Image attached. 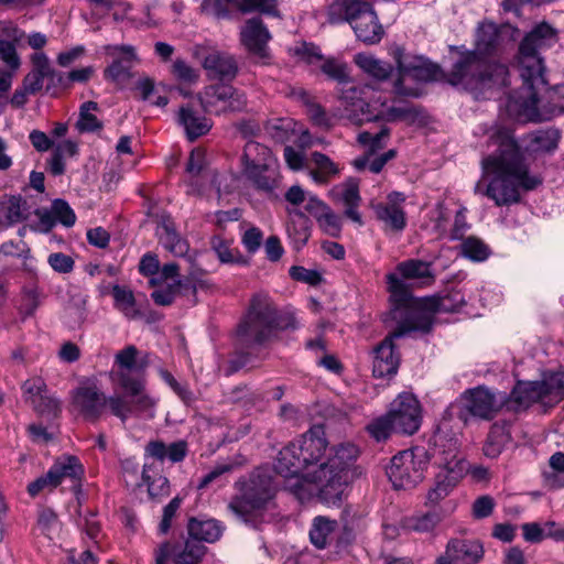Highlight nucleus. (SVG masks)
<instances>
[{"mask_svg":"<svg viewBox=\"0 0 564 564\" xmlns=\"http://www.w3.org/2000/svg\"><path fill=\"white\" fill-rule=\"evenodd\" d=\"M327 445L324 427L315 425L278 454L274 469L301 501L318 497L326 505H337L343 500L359 449L351 443Z\"/></svg>","mask_w":564,"mask_h":564,"instance_id":"f257e3e1","label":"nucleus"},{"mask_svg":"<svg viewBox=\"0 0 564 564\" xmlns=\"http://www.w3.org/2000/svg\"><path fill=\"white\" fill-rule=\"evenodd\" d=\"M489 138L497 149L481 160L482 175L475 185V193L487 196L497 206L518 203L521 191L536 188L542 180L530 173L509 130H494Z\"/></svg>","mask_w":564,"mask_h":564,"instance_id":"f03ea898","label":"nucleus"},{"mask_svg":"<svg viewBox=\"0 0 564 564\" xmlns=\"http://www.w3.org/2000/svg\"><path fill=\"white\" fill-rule=\"evenodd\" d=\"M518 30L510 24L498 25L491 21L480 22L475 31V51L465 53L453 66L447 80L454 86L470 90H486L508 85L506 65L489 63L481 56L492 55L516 41Z\"/></svg>","mask_w":564,"mask_h":564,"instance_id":"7ed1b4c3","label":"nucleus"},{"mask_svg":"<svg viewBox=\"0 0 564 564\" xmlns=\"http://www.w3.org/2000/svg\"><path fill=\"white\" fill-rule=\"evenodd\" d=\"M446 429L447 423L443 421L433 436L431 459L438 471L435 475V484L426 496L427 503L432 506L445 499L468 470L467 462L458 456L457 435L448 436Z\"/></svg>","mask_w":564,"mask_h":564,"instance_id":"20e7f679","label":"nucleus"},{"mask_svg":"<svg viewBox=\"0 0 564 564\" xmlns=\"http://www.w3.org/2000/svg\"><path fill=\"white\" fill-rule=\"evenodd\" d=\"M339 106L334 116L354 124L373 120L394 121L406 115L405 109L389 107L370 85L346 83L339 89Z\"/></svg>","mask_w":564,"mask_h":564,"instance_id":"39448f33","label":"nucleus"},{"mask_svg":"<svg viewBox=\"0 0 564 564\" xmlns=\"http://www.w3.org/2000/svg\"><path fill=\"white\" fill-rule=\"evenodd\" d=\"M506 107L509 116L520 122L550 120L564 112V84L547 88L545 79L541 87L522 82Z\"/></svg>","mask_w":564,"mask_h":564,"instance_id":"423d86ee","label":"nucleus"},{"mask_svg":"<svg viewBox=\"0 0 564 564\" xmlns=\"http://www.w3.org/2000/svg\"><path fill=\"white\" fill-rule=\"evenodd\" d=\"M274 485L268 470H256L245 482L240 495L229 502L230 511L242 522L258 528L272 519Z\"/></svg>","mask_w":564,"mask_h":564,"instance_id":"0eeeda50","label":"nucleus"},{"mask_svg":"<svg viewBox=\"0 0 564 564\" xmlns=\"http://www.w3.org/2000/svg\"><path fill=\"white\" fill-rule=\"evenodd\" d=\"M330 24L349 23L357 39L368 45L377 44L384 35L372 6L364 0H335L327 9Z\"/></svg>","mask_w":564,"mask_h":564,"instance_id":"6e6552de","label":"nucleus"},{"mask_svg":"<svg viewBox=\"0 0 564 564\" xmlns=\"http://www.w3.org/2000/svg\"><path fill=\"white\" fill-rule=\"evenodd\" d=\"M389 55L395 65V78L393 79V93L397 96L419 97L420 83L435 80L440 68L423 56L405 52L398 44L389 46Z\"/></svg>","mask_w":564,"mask_h":564,"instance_id":"1a4fd4ad","label":"nucleus"},{"mask_svg":"<svg viewBox=\"0 0 564 564\" xmlns=\"http://www.w3.org/2000/svg\"><path fill=\"white\" fill-rule=\"evenodd\" d=\"M557 42V32L546 22L536 24L521 41L518 54V68L522 82L531 87L544 84V62L540 53Z\"/></svg>","mask_w":564,"mask_h":564,"instance_id":"9d476101","label":"nucleus"},{"mask_svg":"<svg viewBox=\"0 0 564 564\" xmlns=\"http://www.w3.org/2000/svg\"><path fill=\"white\" fill-rule=\"evenodd\" d=\"M121 386L116 387L122 390L123 394L110 395V412L126 423L130 415L153 419L158 405V398L150 394L145 389L144 378L129 381L120 377Z\"/></svg>","mask_w":564,"mask_h":564,"instance_id":"9b49d317","label":"nucleus"},{"mask_svg":"<svg viewBox=\"0 0 564 564\" xmlns=\"http://www.w3.org/2000/svg\"><path fill=\"white\" fill-rule=\"evenodd\" d=\"M278 325V312L270 296L257 293L251 299L238 334L247 344H262L270 338Z\"/></svg>","mask_w":564,"mask_h":564,"instance_id":"f8f14e48","label":"nucleus"},{"mask_svg":"<svg viewBox=\"0 0 564 564\" xmlns=\"http://www.w3.org/2000/svg\"><path fill=\"white\" fill-rule=\"evenodd\" d=\"M403 279L422 282L432 281L433 273L430 263L415 259L406 260L397 265V273L387 274L388 291L392 303L395 305L394 317L401 315L402 310L406 312L409 317L410 311L416 308L412 306L413 300Z\"/></svg>","mask_w":564,"mask_h":564,"instance_id":"ddd939ff","label":"nucleus"},{"mask_svg":"<svg viewBox=\"0 0 564 564\" xmlns=\"http://www.w3.org/2000/svg\"><path fill=\"white\" fill-rule=\"evenodd\" d=\"M431 318L427 314H412L411 319L406 318L391 335L386 337L375 349L372 371L375 377L383 378L395 375L399 367V356L394 350L393 339L410 332H429Z\"/></svg>","mask_w":564,"mask_h":564,"instance_id":"4468645a","label":"nucleus"},{"mask_svg":"<svg viewBox=\"0 0 564 564\" xmlns=\"http://www.w3.org/2000/svg\"><path fill=\"white\" fill-rule=\"evenodd\" d=\"M431 459V451L416 446L394 455L387 469V475L397 489L414 487L423 477Z\"/></svg>","mask_w":564,"mask_h":564,"instance_id":"2eb2a0df","label":"nucleus"},{"mask_svg":"<svg viewBox=\"0 0 564 564\" xmlns=\"http://www.w3.org/2000/svg\"><path fill=\"white\" fill-rule=\"evenodd\" d=\"M512 400L519 408L532 403L554 406L564 399V379L562 373H549L541 381L519 382L511 392Z\"/></svg>","mask_w":564,"mask_h":564,"instance_id":"dca6fc26","label":"nucleus"},{"mask_svg":"<svg viewBox=\"0 0 564 564\" xmlns=\"http://www.w3.org/2000/svg\"><path fill=\"white\" fill-rule=\"evenodd\" d=\"M242 164L245 174L258 188L271 191L275 186L276 161L268 147L248 141L243 149Z\"/></svg>","mask_w":564,"mask_h":564,"instance_id":"f3484780","label":"nucleus"},{"mask_svg":"<svg viewBox=\"0 0 564 564\" xmlns=\"http://www.w3.org/2000/svg\"><path fill=\"white\" fill-rule=\"evenodd\" d=\"M109 400L91 380L82 382L70 392L72 411L89 421L98 420L106 408L110 409Z\"/></svg>","mask_w":564,"mask_h":564,"instance_id":"a211bd4d","label":"nucleus"},{"mask_svg":"<svg viewBox=\"0 0 564 564\" xmlns=\"http://www.w3.org/2000/svg\"><path fill=\"white\" fill-rule=\"evenodd\" d=\"M278 7L279 0H203L200 10L206 15L221 20L231 18V9L278 17Z\"/></svg>","mask_w":564,"mask_h":564,"instance_id":"6ab92c4d","label":"nucleus"},{"mask_svg":"<svg viewBox=\"0 0 564 564\" xmlns=\"http://www.w3.org/2000/svg\"><path fill=\"white\" fill-rule=\"evenodd\" d=\"M199 101L206 112L220 115L227 111H240L246 105V96L229 85H210L199 95Z\"/></svg>","mask_w":564,"mask_h":564,"instance_id":"aec40b11","label":"nucleus"},{"mask_svg":"<svg viewBox=\"0 0 564 564\" xmlns=\"http://www.w3.org/2000/svg\"><path fill=\"white\" fill-rule=\"evenodd\" d=\"M463 409L481 420H492L506 403V394L485 387L466 391L460 398Z\"/></svg>","mask_w":564,"mask_h":564,"instance_id":"412c9836","label":"nucleus"},{"mask_svg":"<svg viewBox=\"0 0 564 564\" xmlns=\"http://www.w3.org/2000/svg\"><path fill=\"white\" fill-rule=\"evenodd\" d=\"M397 433L412 435L419 431L422 422L421 405L412 394L403 392L399 394L388 411Z\"/></svg>","mask_w":564,"mask_h":564,"instance_id":"4be33fe9","label":"nucleus"},{"mask_svg":"<svg viewBox=\"0 0 564 564\" xmlns=\"http://www.w3.org/2000/svg\"><path fill=\"white\" fill-rule=\"evenodd\" d=\"M484 545L478 540L451 539L436 564H479L484 558Z\"/></svg>","mask_w":564,"mask_h":564,"instance_id":"5701e85b","label":"nucleus"},{"mask_svg":"<svg viewBox=\"0 0 564 564\" xmlns=\"http://www.w3.org/2000/svg\"><path fill=\"white\" fill-rule=\"evenodd\" d=\"M405 199L406 196L403 193L393 191L387 195L386 202L372 200L370 207L376 218L381 221L387 229L402 231L406 226V217L403 209Z\"/></svg>","mask_w":564,"mask_h":564,"instance_id":"b1692460","label":"nucleus"},{"mask_svg":"<svg viewBox=\"0 0 564 564\" xmlns=\"http://www.w3.org/2000/svg\"><path fill=\"white\" fill-rule=\"evenodd\" d=\"M389 135V129L382 128L378 132L362 131L358 134V142L362 145L369 147V153L357 158L352 161L354 167L361 171H370L372 173H379L383 169L384 159L380 156L371 158V155L377 151L384 147L383 140Z\"/></svg>","mask_w":564,"mask_h":564,"instance_id":"393cba45","label":"nucleus"},{"mask_svg":"<svg viewBox=\"0 0 564 564\" xmlns=\"http://www.w3.org/2000/svg\"><path fill=\"white\" fill-rule=\"evenodd\" d=\"M202 66L210 79L232 80L238 73L234 56L220 51H209L202 56Z\"/></svg>","mask_w":564,"mask_h":564,"instance_id":"a878e982","label":"nucleus"},{"mask_svg":"<svg viewBox=\"0 0 564 564\" xmlns=\"http://www.w3.org/2000/svg\"><path fill=\"white\" fill-rule=\"evenodd\" d=\"M138 349L132 345L116 354L115 364L118 369H113L109 373L110 381L115 388L121 386V376L129 381L143 378L140 371L143 366L138 364Z\"/></svg>","mask_w":564,"mask_h":564,"instance_id":"bb28decb","label":"nucleus"},{"mask_svg":"<svg viewBox=\"0 0 564 564\" xmlns=\"http://www.w3.org/2000/svg\"><path fill=\"white\" fill-rule=\"evenodd\" d=\"M242 44L249 52L259 56L267 57V44L271 35L260 19H249L240 32Z\"/></svg>","mask_w":564,"mask_h":564,"instance_id":"cd10ccee","label":"nucleus"},{"mask_svg":"<svg viewBox=\"0 0 564 564\" xmlns=\"http://www.w3.org/2000/svg\"><path fill=\"white\" fill-rule=\"evenodd\" d=\"M465 304V297L460 291H451L440 297L427 299L422 304L424 310H411L409 313V319L414 314H427L432 319L431 311L440 313H454L458 312Z\"/></svg>","mask_w":564,"mask_h":564,"instance_id":"c85d7f7f","label":"nucleus"},{"mask_svg":"<svg viewBox=\"0 0 564 564\" xmlns=\"http://www.w3.org/2000/svg\"><path fill=\"white\" fill-rule=\"evenodd\" d=\"M310 164L311 169L308 175L312 181L318 185H325L329 183L341 172V167L338 163L334 162L326 154L317 151L311 153Z\"/></svg>","mask_w":564,"mask_h":564,"instance_id":"c756f323","label":"nucleus"},{"mask_svg":"<svg viewBox=\"0 0 564 564\" xmlns=\"http://www.w3.org/2000/svg\"><path fill=\"white\" fill-rule=\"evenodd\" d=\"M156 236L160 243L175 257H183L189 247L185 239L177 234L170 217H163L156 226Z\"/></svg>","mask_w":564,"mask_h":564,"instance_id":"7c9ffc66","label":"nucleus"},{"mask_svg":"<svg viewBox=\"0 0 564 564\" xmlns=\"http://www.w3.org/2000/svg\"><path fill=\"white\" fill-rule=\"evenodd\" d=\"M354 62L365 74L378 82L387 80L393 73V66L390 63L368 53L356 54Z\"/></svg>","mask_w":564,"mask_h":564,"instance_id":"2f4dec72","label":"nucleus"},{"mask_svg":"<svg viewBox=\"0 0 564 564\" xmlns=\"http://www.w3.org/2000/svg\"><path fill=\"white\" fill-rule=\"evenodd\" d=\"M28 217L26 202L18 196L0 200V228H8Z\"/></svg>","mask_w":564,"mask_h":564,"instance_id":"473e14b6","label":"nucleus"},{"mask_svg":"<svg viewBox=\"0 0 564 564\" xmlns=\"http://www.w3.org/2000/svg\"><path fill=\"white\" fill-rule=\"evenodd\" d=\"M224 527L215 519H192L188 523V533L195 541L214 543L223 535Z\"/></svg>","mask_w":564,"mask_h":564,"instance_id":"72a5a7b5","label":"nucleus"},{"mask_svg":"<svg viewBox=\"0 0 564 564\" xmlns=\"http://www.w3.org/2000/svg\"><path fill=\"white\" fill-rule=\"evenodd\" d=\"M41 223L51 228L55 223H61L66 227H72L76 221V216L72 207L63 199H55L48 210L39 213Z\"/></svg>","mask_w":564,"mask_h":564,"instance_id":"f704fd0d","label":"nucleus"},{"mask_svg":"<svg viewBox=\"0 0 564 564\" xmlns=\"http://www.w3.org/2000/svg\"><path fill=\"white\" fill-rule=\"evenodd\" d=\"M178 121L184 127L186 135L189 140H195L209 131L210 121L198 116L191 107H182L178 112Z\"/></svg>","mask_w":564,"mask_h":564,"instance_id":"c9c22d12","label":"nucleus"},{"mask_svg":"<svg viewBox=\"0 0 564 564\" xmlns=\"http://www.w3.org/2000/svg\"><path fill=\"white\" fill-rule=\"evenodd\" d=\"M338 522L324 516L313 519L310 530L311 542L317 549H325L332 535L337 531Z\"/></svg>","mask_w":564,"mask_h":564,"instance_id":"e433bc0d","label":"nucleus"},{"mask_svg":"<svg viewBox=\"0 0 564 564\" xmlns=\"http://www.w3.org/2000/svg\"><path fill=\"white\" fill-rule=\"evenodd\" d=\"M50 470L57 485H59L66 478L72 480H79L84 475L83 465L75 456H63L58 458L50 468Z\"/></svg>","mask_w":564,"mask_h":564,"instance_id":"4c0bfd02","label":"nucleus"},{"mask_svg":"<svg viewBox=\"0 0 564 564\" xmlns=\"http://www.w3.org/2000/svg\"><path fill=\"white\" fill-rule=\"evenodd\" d=\"M286 232L294 249L300 250L311 237L308 218L302 212H295L288 224Z\"/></svg>","mask_w":564,"mask_h":564,"instance_id":"58836bf2","label":"nucleus"},{"mask_svg":"<svg viewBox=\"0 0 564 564\" xmlns=\"http://www.w3.org/2000/svg\"><path fill=\"white\" fill-rule=\"evenodd\" d=\"M212 249L221 263L248 264V259L237 248H232L230 241L225 240L221 237H214L212 239Z\"/></svg>","mask_w":564,"mask_h":564,"instance_id":"ea45409f","label":"nucleus"},{"mask_svg":"<svg viewBox=\"0 0 564 564\" xmlns=\"http://www.w3.org/2000/svg\"><path fill=\"white\" fill-rule=\"evenodd\" d=\"M112 296L115 300V307L127 318L134 319L141 315L131 290L124 286L115 285L112 288Z\"/></svg>","mask_w":564,"mask_h":564,"instance_id":"a19ab883","label":"nucleus"},{"mask_svg":"<svg viewBox=\"0 0 564 564\" xmlns=\"http://www.w3.org/2000/svg\"><path fill=\"white\" fill-rule=\"evenodd\" d=\"M440 522L441 517L438 513L426 512L404 518L401 525L406 531L427 533L433 531Z\"/></svg>","mask_w":564,"mask_h":564,"instance_id":"79ce46f5","label":"nucleus"},{"mask_svg":"<svg viewBox=\"0 0 564 564\" xmlns=\"http://www.w3.org/2000/svg\"><path fill=\"white\" fill-rule=\"evenodd\" d=\"M549 470L543 471L546 486L551 489L564 487V453H554L549 459Z\"/></svg>","mask_w":564,"mask_h":564,"instance_id":"37998d69","label":"nucleus"},{"mask_svg":"<svg viewBox=\"0 0 564 564\" xmlns=\"http://www.w3.org/2000/svg\"><path fill=\"white\" fill-rule=\"evenodd\" d=\"M510 441V434L505 426L495 424L488 434L484 445V453L487 457L499 456L506 444Z\"/></svg>","mask_w":564,"mask_h":564,"instance_id":"c03bdc74","label":"nucleus"},{"mask_svg":"<svg viewBox=\"0 0 564 564\" xmlns=\"http://www.w3.org/2000/svg\"><path fill=\"white\" fill-rule=\"evenodd\" d=\"M98 109V104L95 101H86L80 106L79 117L76 122V128L78 131L94 132L101 129L102 124L95 115Z\"/></svg>","mask_w":564,"mask_h":564,"instance_id":"a18cd8bd","label":"nucleus"},{"mask_svg":"<svg viewBox=\"0 0 564 564\" xmlns=\"http://www.w3.org/2000/svg\"><path fill=\"white\" fill-rule=\"evenodd\" d=\"M460 254L470 261L481 262L489 258L490 248L481 239L470 236L460 243Z\"/></svg>","mask_w":564,"mask_h":564,"instance_id":"49530a36","label":"nucleus"},{"mask_svg":"<svg viewBox=\"0 0 564 564\" xmlns=\"http://www.w3.org/2000/svg\"><path fill=\"white\" fill-rule=\"evenodd\" d=\"M152 465L145 463L142 471L143 484L148 486V492L151 497H162L169 495L170 486L169 480L164 476H156L151 478L150 471Z\"/></svg>","mask_w":564,"mask_h":564,"instance_id":"de8ad7c7","label":"nucleus"},{"mask_svg":"<svg viewBox=\"0 0 564 564\" xmlns=\"http://www.w3.org/2000/svg\"><path fill=\"white\" fill-rule=\"evenodd\" d=\"M40 305V291L36 286H25L22 289L18 311L25 318L32 316Z\"/></svg>","mask_w":564,"mask_h":564,"instance_id":"09e8293b","label":"nucleus"},{"mask_svg":"<svg viewBox=\"0 0 564 564\" xmlns=\"http://www.w3.org/2000/svg\"><path fill=\"white\" fill-rule=\"evenodd\" d=\"M448 213L442 203H438L429 213V221L426 228L430 229L437 237L446 235V226L448 221Z\"/></svg>","mask_w":564,"mask_h":564,"instance_id":"8fccbe9b","label":"nucleus"},{"mask_svg":"<svg viewBox=\"0 0 564 564\" xmlns=\"http://www.w3.org/2000/svg\"><path fill=\"white\" fill-rule=\"evenodd\" d=\"M171 74L176 80L189 85L196 84L199 79V70L182 58H176L172 63Z\"/></svg>","mask_w":564,"mask_h":564,"instance_id":"3c124183","label":"nucleus"},{"mask_svg":"<svg viewBox=\"0 0 564 564\" xmlns=\"http://www.w3.org/2000/svg\"><path fill=\"white\" fill-rule=\"evenodd\" d=\"M367 431L376 441L380 442L387 440L392 432H395V427L389 413H387L372 420L367 425Z\"/></svg>","mask_w":564,"mask_h":564,"instance_id":"603ef678","label":"nucleus"},{"mask_svg":"<svg viewBox=\"0 0 564 564\" xmlns=\"http://www.w3.org/2000/svg\"><path fill=\"white\" fill-rule=\"evenodd\" d=\"M31 406L42 415H56L61 411L59 400L48 393V390L43 392L37 399H34Z\"/></svg>","mask_w":564,"mask_h":564,"instance_id":"864d4df0","label":"nucleus"},{"mask_svg":"<svg viewBox=\"0 0 564 564\" xmlns=\"http://www.w3.org/2000/svg\"><path fill=\"white\" fill-rule=\"evenodd\" d=\"M32 73L37 74L44 78L55 79L62 82V74L56 73L50 64L48 57L43 52H36L31 56Z\"/></svg>","mask_w":564,"mask_h":564,"instance_id":"5fc2aeb1","label":"nucleus"},{"mask_svg":"<svg viewBox=\"0 0 564 564\" xmlns=\"http://www.w3.org/2000/svg\"><path fill=\"white\" fill-rule=\"evenodd\" d=\"M316 221L325 234L332 237L339 236L341 231V219L329 207L316 218Z\"/></svg>","mask_w":564,"mask_h":564,"instance_id":"6e6d98bb","label":"nucleus"},{"mask_svg":"<svg viewBox=\"0 0 564 564\" xmlns=\"http://www.w3.org/2000/svg\"><path fill=\"white\" fill-rule=\"evenodd\" d=\"M322 70L328 77L337 80L341 85L348 83V68L344 62H340L336 58H327L322 65Z\"/></svg>","mask_w":564,"mask_h":564,"instance_id":"4d7b16f0","label":"nucleus"},{"mask_svg":"<svg viewBox=\"0 0 564 564\" xmlns=\"http://www.w3.org/2000/svg\"><path fill=\"white\" fill-rule=\"evenodd\" d=\"M336 191H338L345 207L359 206L361 197L359 194L358 183L355 180H348L344 184L337 186Z\"/></svg>","mask_w":564,"mask_h":564,"instance_id":"13d9d810","label":"nucleus"},{"mask_svg":"<svg viewBox=\"0 0 564 564\" xmlns=\"http://www.w3.org/2000/svg\"><path fill=\"white\" fill-rule=\"evenodd\" d=\"M205 553V547L194 541H187L184 550L175 556L176 564H195Z\"/></svg>","mask_w":564,"mask_h":564,"instance_id":"bf43d9fd","label":"nucleus"},{"mask_svg":"<svg viewBox=\"0 0 564 564\" xmlns=\"http://www.w3.org/2000/svg\"><path fill=\"white\" fill-rule=\"evenodd\" d=\"M58 519L53 510H41V512L39 513L36 528L42 534L52 538V534H54L58 530Z\"/></svg>","mask_w":564,"mask_h":564,"instance_id":"052dcab7","label":"nucleus"},{"mask_svg":"<svg viewBox=\"0 0 564 564\" xmlns=\"http://www.w3.org/2000/svg\"><path fill=\"white\" fill-rule=\"evenodd\" d=\"M21 389L25 402L31 404L34 399H37L43 392L47 390V386L43 378L32 377L23 382Z\"/></svg>","mask_w":564,"mask_h":564,"instance_id":"680f3d73","label":"nucleus"},{"mask_svg":"<svg viewBox=\"0 0 564 564\" xmlns=\"http://www.w3.org/2000/svg\"><path fill=\"white\" fill-rule=\"evenodd\" d=\"M306 113L310 120L317 127L329 129L333 124V116H328L325 109L318 104H308L306 107Z\"/></svg>","mask_w":564,"mask_h":564,"instance_id":"e2e57ef3","label":"nucleus"},{"mask_svg":"<svg viewBox=\"0 0 564 564\" xmlns=\"http://www.w3.org/2000/svg\"><path fill=\"white\" fill-rule=\"evenodd\" d=\"M292 129V121L288 118L270 119L265 123L267 132L274 139L282 141Z\"/></svg>","mask_w":564,"mask_h":564,"instance_id":"0e129e2a","label":"nucleus"},{"mask_svg":"<svg viewBox=\"0 0 564 564\" xmlns=\"http://www.w3.org/2000/svg\"><path fill=\"white\" fill-rule=\"evenodd\" d=\"M0 61L12 72L19 69L21 61L17 53L15 44L9 43L8 41H0Z\"/></svg>","mask_w":564,"mask_h":564,"instance_id":"69168bd1","label":"nucleus"},{"mask_svg":"<svg viewBox=\"0 0 564 564\" xmlns=\"http://www.w3.org/2000/svg\"><path fill=\"white\" fill-rule=\"evenodd\" d=\"M112 63L106 68L105 77L116 83L126 80L130 75L131 65L124 64L120 58L111 57Z\"/></svg>","mask_w":564,"mask_h":564,"instance_id":"338daca9","label":"nucleus"},{"mask_svg":"<svg viewBox=\"0 0 564 564\" xmlns=\"http://www.w3.org/2000/svg\"><path fill=\"white\" fill-rule=\"evenodd\" d=\"M263 241V232L258 227L251 226L241 236V243L249 253H256Z\"/></svg>","mask_w":564,"mask_h":564,"instance_id":"774afa93","label":"nucleus"}]
</instances>
